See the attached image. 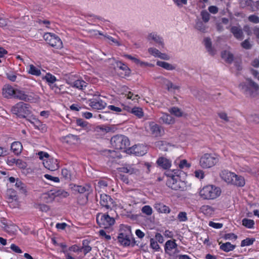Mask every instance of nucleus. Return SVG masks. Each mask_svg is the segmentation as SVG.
<instances>
[{"mask_svg":"<svg viewBox=\"0 0 259 259\" xmlns=\"http://www.w3.org/2000/svg\"><path fill=\"white\" fill-rule=\"evenodd\" d=\"M196 28L198 30L204 32L205 30V27L201 22H197L196 24Z\"/></svg>","mask_w":259,"mask_h":259,"instance_id":"774afa93","label":"nucleus"},{"mask_svg":"<svg viewBox=\"0 0 259 259\" xmlns=\"http://www.w3.org/2000/svg\"><path fill=\"white\" fill-rule=\"evenodd\" d=\"M12 112L20 118H25L31 113L30 105L28 104L20 102L13 106Z\"/></svg>","mask_w":259,"mask_h":259,"instance_id":"20e7f679","label":"nucleus"},{"mask_svg":"<svg viewBox=\"0 0 259 259\" xmlns=\"http://www.w3.org/2000/svg\"><path fill=\"white\" fill-rule=\"evenodd\" d=\"M157 164L163 169H167L171 165L170 161L164 157H160L157 160Z\"/></svg>","mask_w":259,"mask_h":259,"instance_id":"5701e85b","label":"nucleus"},{"mask_svg":"<svg viewBox=\"0 0 259 259\" xmlns=\"http://www.w3.org/2000/svg\"><path fill=\"white\" fill-rule=\"evenodd\" d=\"M63 190H58L57 191H51L48 194H44L43 195V198L46 199L48 197H50V199L48 201H52L55 197H58L63 194Z\"/></svg>","mask_w":259,"mask_h":259,"instance_id":"4be33fe9","label":"nucleus"},{"mask_svg":"<svg viewBox=\"0 0 259 259\" xmlns=\"http://www.w3.org/2000/svg\"><path fill=\"white\" fill-rule=\"evenodd\" d=\"M44 177L46 178L47 180H50L51 181H53L54 182L58 183L59 182V179L57 177H53L48 174H45L44 175Z\"/></svg>","mask_w":259,"mask_h":259,"instance_id":"0e129e2a","label":"nucleus"},{"mask_svg":"<svg viewBox=\"0 0 259 259\" xmlns=\"http://www.w3.org/2000/svg\"><path fill=\"white\" fill-rule=\"evenodd\" d=\"M44 166L51 171H55L59 168V164L57 159L51 158L44 160Z\"/></svg>","mask_w":259,"mask_h":259,"instance_id":"f8f14e48","label":"nucleus"},{"mask_svg":"<svg viewBox=\"0 0 259 259\" xmlns=\"http://www.w3.org/2000/svg\"><path fill=\"white\" fill-rule=\"evenodd\" d=\"M222 57L224 59L227 63H231L232 62L234 59L233 55L228 51H224L222 53Z\"/></svg>","mask_w":259,"mask_h":259,"instance_id":"473e14b6","label":"nucleus"},{"mask_svg":"<svg viewBox=\"0 0 259 259\" xmlns=\"http://www.w3.org/2000/svg\"><path fill=\"white\" fill-rule=\"evenodd\" d=\"M44 78L46 80V81L49 83L50 85H51V84H52L54 82H55V81L56 80V78L55 77V76L50 73H47Z\"/></svg>","mask_w":259,"mask_h":259,"instance_id":"de8ad7c7","label":"nucleus"},{"mask_svg":"<svg viewBox=\"0 0 259 259\" xmlns=\"http://www.w3.org/2000/svg\"><path fill=\"white\" fill-rule=\"evenodd\" d=\"M255 239L254 238H247L243 240L241 243V246L242 247L245 246H249L253 244Z\"/></svg>","mask_w":259,"mask_h":259,"instance_id":"09e8293b","label":"nucleus"},{"mask_svg":"<svg viewBox=\"0 0 259 259\" xmlns=\"http://www.w3.org/2000/svg\"><path fill=\"white\" fill-rule=\"evenodd\" d=\"M238 88L246 97H256L259 92V85L251 79L247 78L238 85Z\"/></svg>","mask_w":259,"mask_h":259,"instance_id":"f257e3e1","label":"nucleus"},{"mask_svg":"<svg viewBox=\"0 0 259 259\" xmlns=\"http://www.w3.org/2000/svg\"><path fill=\"white\" fill-rule=\"evenodd\" d=\"M97 222L101 227L108 228L113 225L115 223V220L108 214L99 213L96 217Z\"/></svg>","mask_w":259,"mask_h":259,"instance_id":"6e6552de","label":"nucleus"},{"mask_svg":"<svg viewBox=\"0 0 259 259\" xmlns=\"http://www.w3.org/2000/svg\"><path fill=\"white\" fill-rule=\"evenodd\" d=\"M89 241L87 240H84L82 241V249L84 254L89 252L92 249V247L89 245Z\"/></svg>","mask_w":259,"mask_h":259,"instance_id":"c03bdc74","label":"nucleus"},{"mask_svg":"<svg viewBox=\"0 0 259 259\" xmlns=\"http://www.w3.org/2000/svg\"><path fill=\"white\" fill-rule=\"evenodd\" d=\"M29 70L28 72L35 76H39L41 74L40 69L34 66L33 65L31 64L29 66Z\"/></svg>","mask_w":259,"mask_h":259,"instance_id":"e433bc0d","label":"nucleus"},{"mask_svg":"<svg viewBox=\"0 0 259 259\" xmlns=\"http://www.w3.org/2000/svg\"><path fill=\"white\" fill-rule=\"evenodd\" d=\"M166 175L168 176L166 185L168 187L175 190H183L185 184L180 180L178 176H174L170 174Z\"/></svg>","mask_w":259,"mask_h":259,"instance_id":"0eeeda50","label":"nucleus"},{"mask_svg":"<svg viewBox=\"0 0 259 259\" xmlns=\"http://www.w3.org/2000/svg\"><path fill=\"white\" fill-rule=\"evenodd\" d=\"M34 207L41 211L47 212L49 210V206L44 204H36Z\"/></svg>","mask_w":259,"mask_h":259,"instance_id":"8fccbe9b","label":"nucleus"},{"mask_svg":"<svg viewBox=\"0 0 259 259\" xmlns=\"http://www.w3.org/2000/svg\"><path fill=\"white\" fill-rule=\"evenodd\" d=\"M230 30L237 39L241 40L243 39V32L240 26H233L230 28Z\"/></svg>","mask_w":259,"mask_h":259,"instance_id":"dca6fc26","label":"nucleus"},{"mask_svg":"<svg viewBox=\"0 0 259 259\" xmlns=\"http://www.w3.org/2000/svg\"><path fill=\"white\" fill-rule=\"evenodd\" d=\"M218 115L220 118L223 120L225 122H228L230 121V117L228 116L227 113L225 112H220Z\"/></svg>","mask_w":259,"mask_h":259,"instance_id":"680f3d73","label":"nucleus"},{"mask_svg":"<svg viewBox=\"0 0 259 259\" xmlns=\"http://www.w3.org/2000/svg\"><path fill=\"white\" fill-rule=\"evenodd\" d=\"M175 240L172 241L169 240L166 242L165 244L164 249L166 253L169 254L170 255H172V250L174 248H176L178 246V245L175 242Z\"/></svg>","mask_w":259,"mask_h":259,"instance_id":"412c9836","label":"nucleus"},{"mask_svg":"<svg viewBox=\"0 0 259 259\" xmlns=\"http://www.w3.org/2000/svg\"><path fill=\"white\" fill-rule=\"evenodd\" d=\"M73 83V85L72 86L73 88H75L80 90H83L87 87V83L81 79H77L76 81H73V82H71Z\"/></svg>","mask_w":259,"mask_h":259,"instance_id":"bb28decb","label":"nucleus"},{"mask_svg":"<svg viewBox=\"0 0 259 259\" xmlns=\"http://www.w3.org/2000/svg\"><path fill=\"white\" fill-rule=\"evenodd\" d=\"M31 123L34 125L36 128L41 130L42 131L46 130L45 125L42 124L41 122L37 119H33V121H31Z\"/></svg>","mask_w":259,"mask_h":259,"instance_id":"ea45409f","label":"nucleus"},{"mask_svg":"<svg viewBox=\"0 0 259 259\" xmlns=\"http://www.w3.org/2000/svg\"><path fill=\"white\" fill-rule=\"evenodd\" d=\"M218 161L219 157L218 156L205 153L200 158L199 164L202 168H207L214 166Z\"/></svg>","mask_w":259,"mask_h":259,"instance_id":"423d86ee","label":"nucleus"},{"mask_svg":"<svg viewBox=\"0 0 259 259\" xmlns=\"http://www.w3.org/2000/svg\"><path fill=\"white\" fill-rule=\"evenodd\" d=\"M220 177L227 183L231 184L234 177H235V174L224 170L221 172Z\"/></svg>","mask_w":259,"mask_h":259,"instance_id":"6ab92c4d","label":"nucleus"},{"mask_svg":"<svg viewBox=\"0 0 259 259\" xmlns=\"http://www.w3.org/2000/svg\"><path fill=\"white\" fill-rule=\"evenodd\" d=\"M97 186L100 188V189H104L106 187H107L108 186V183L106 181H104V180H101V181H99L98 182V185Z\"/></svg>","mask_w":259,"mask_h":259,"instance_id":"69168bd1","label":"nucleus"},{"mask_svg":"<svg viewBox=\"0 0 259 259\" xmlns=\"http://www.w3.org/2000/svg\"><path fill=\"white\" fill-rule=\"evenodd\" d=\"M15 186L21 193L25 195L26 194L27 192V189L26 188V185L21 181H20L18 179H17Z\"/></svg>","mask_w":259,"mask_h":259,"instance_id":"c756f323","label":"nucleus"},{"mask_svg":"<svg viewBox=\"0 0 259 259\" xmlns=\"http://www.w3.org/2000/svg\"><path fill=\"white\" fill-rule=\"evenodd\" d=\"M44 38L46 42L53 47L61 49L63 47V43L61 39L56 34L52 33H46Z\"/></svg>","mask_w":259,"mask_h":259,"instance_id":"1a4fd4ad","label":"nucleus"},{"mask_svg":"<svg viewBox=\"0 0 259 259\" xmlns=\"http://www.w3.org/2000/svg\"><path fill=\"white\" fill-rule=\"evenodd\" d=\"M76 123L77 125L80 126L83 128L87 127L88 122L82 119L79 118L76 120Z\"/></svg>","mask_w":259,"mask_h":259,"instance_id":"6e6d98bb","label":"nucleus"},{"mask_svg":"<svg viewBox=\"0 0 259 259\" xmlns=\"http://www.w3.org/2000/svg\"><path fill=\"white\" fill-rule=\"evenodd\" d=\"M116 64L117 67L122 70L125 71V74L130 73V69L125 64L122 63L121 62H117Z\"/></svg>","mask_w":259,"mask_h":259,"instance_id":"37998d69","label":"nucleus"},{"mask_svg":"<svg viewBox=\"0 0 259 259\" xmlns=\"http://www.w3.org/2000/svg\"><path fill=\"white\" fill-rule=\"evenodd\" d=\"M7 196L9 202L11 201H17L18 196L17 195L16 192L13 189H9L7 191Z\"/></svg>","mask_w":259,"mask_h":259,"instance_id":"f704fd0d","label":"nucleus"},{"mask_svg":"<svg viewBox=\"0 0 259 259\" xmlns=\"http://www.w3.org/2000/svg\"><path fill=\"white\" fill-rule=\"evenodd\" d=\"M148 52L154 57H158L160 54V52L158 50L154 48H150L148 49Z\"/></svg>","mask_w":259,"mask_h":259,"instance_id":"052dcab7","label":"nucleus"},{"mask_svg":"<svg viewBox=\"0 0 259 259\" xmlns=\"http://www.w3.org/2000/svg\"><path fill=\"white\" fill-rule=\"evenodd\" d=\"M11 149L15 154L18 155L21 153L22 146L20 142H14L11 144Z\"/></svg>","mask_w":259,"mask_h":259,"instance_id":"7c9ffc66","label":"nucleus"},{"mask_svg":"<svg viewBox=\"0 0 259 259\" xmlns=\"http://www.w3.org/2000/svg\"><path fill=\"white\" fill-rule=\"evenodd\" d=\"M201 16L203 21L206 23L208 22L210 18V14L208 12L205 10H203L201 12Z\"/></svg>","mask_w":259,"mask_h":259,"instance_id":"3c124183","label":"nucleus"},{"mask_svg":"<svg viewBox=\"0 0 259 259\" xmlns=\"http://www.w3.org/2000/svg\"><path fill=\"white\" fill-rule=\"evenodd\" d=\"M241 47L246 50L250 49L252 47L251 44L249 41L248 39H245L241 44Z\"/></svg>","mask_w":259,"mask_h":259,"instance_id":"bf43d9fd","label":"nucleus"},{"mask_svg":"<svg viewBox=\"0 0 259 259\" xmlns=\"http://www.w3.org/2000/svg\"><path fill=\"white\" fill-rule=\"evenodd\" d=\"M161 82L163 84L165 85L166 87V88L168 91H170L172 89L173 90H178L179 89V87L177 85H174L170 80L168 79L164 78L161 77Z\"/></svg>","mask_w":259,"mask_h":259,"instance_id":"393cba45","label":"nucleus"},{"mask_svg":"<svg viewBox=\"0 0 259 259\" xmlns=\"http://www.w3.org/2000/svg\"><path fill=\"white\" fill-rule=\"evenodd\" d=\"M99 203L103 208L107 210H112L116 205L115 201L111 197L104 193L100 195Z\"/></svg>","mask_w":259,"mask_h":259,"instance_id":"9d476101","label":"nucleus"},{"mask_svg":"<svg viewBox=\"0 0 259 259\" xmlns=\"http://www.w3.org/2000/svg\"><path fill=\"white\" fill-rule=\"evenodd\" d=\"M92 191V189L91 187L89 185H86L85 186H78V189L77 191V193H79L80 194L85 193V198L82 202V204L86 203L88 200V196L89 194Z\"/></svg>","mask_w":259,"mask_h":259,"instance_id":"f3484780","label":"nucleus"},{"mask_svg":"<svg viewBox=\"0 0 259 259\" xmlns=\"http://www.w3.org/2000/svg\"><path fill=\"white\" fill-rule=\"evenodd\" d=\"M221 193V189L212 185L203 187L199 191L200 197L203 199L211 200L218 197Z\"/></svg>","mask_w":259,"mask_h":259,"instance_id":"f03ea898","label":"nucleus"},{"mask_svg":"<svg viewBox=\"0 0 259 259\" xmlns=\"http://www.w3.org/2000/svg\"><path fill=\"white\" fill-rule=\"evenodd\" d=\"M21 100H24L25 101H29L31 100V97L28 96L25 94L24 92L19 90H16L15 95L14 96Z\"/></svg>","mask_w":259,"mask_h":259,"instance_id":"a878e982","label":"nucleus"},{"mask_svg":"<svg viewBox=\"0 0 259 259\" xmlns=\"http://www.w3.org/2000/svg\"><path fill=\"white\" fill-rule=\"evenodd\" d=\"M179 165L180 168H183L184 167H189L190 166V164L188 163L187 162V161L185 159H183L180 161Z\"/></svg>","mask_w":259,"mask_h":259,"instance_id":"338daca9","label":"nucleus"},{"mask_svg":"<svg viewBox=\"0 0 259 259\" xmlns=\"http://www.w3.org/2000/svg\"><path fill=\"white\" fill-rule=\"evenodd\" d=\"M245 183V180L243 177L235 174V177H234L231 184L238 187H243Z\"/></svg>","mask_w":259,"mask_h":259,"instance_id":"cd10ccee","label":"nucleus"},{"mask_svg":"<svg viewBox=\"0 0 259 259\" xmlns=\"http://www.w3.org/2000/svg\"><path fill=\"white\" fill-rule=\"evenodd\" d=\"M242 224L248 228H252L254 224V221L248 219H244L242 220Z\"/></svg>","mask_w":259,"mask_h":259,"instance_id":"a18cd8bd","label":"nucleus"},{"mask_svg":"<svg viewBox=\"0 0 259 259\" xmlns=\"http://www.w3.org/2000/svg\"><path fill=\"white\" fill-rule=\"evenodd\" d=\"M66 170V180L74 181L76 179V172L73 169Z\"/></svg>","mask_w":259,"mask_h":259,"instance_id":"4c0bfd02","label":"nucleus"},{"mask_svg":"<svg viewBox=\"0 0 259 259\" xmlns=\"http://www.w3.org/2000/svg\"><path fill=\"white\" fill-rule=\"evenodd\" d=\"M158 121L160 123L172 124L175 122V120L170 115L167 113H163Z\"/></svg>","mask_w":259,"mask_h":259,"instance_id":"aec40b11","label":"nucleus"},{"mask_svg":"<svg viewBox=\"0 0 259 259\" xmlns=\"http://www.w3.org/2000/svg\"><path fill=\"white\" fill-rule=\"evenodd\" d=\"M126 229L127 230L123 232L121 230L117 237L118 241L123 246H127L131 245L132 246H134L136 244V242L132 236L130 229L128 228Z\"/></svg>","mask_w":259,"mask_h":259,"instance_id":"39448f33","label":"nucleus"},{"mask_svg":"<svg viewBox=\"0 0 259 259\" xmlns=\"http://www.w3.org/2000/svg\"><path fill=\"white\" fill-rule=\"evenodd\" d=\"M131 112L134 115L140 118L143 116V112L142 109L139 107H134L132 109Z\"/></svg>","mask_w":259,"mask_h":259,"instance_id":"49530a36","label":"nucleus"},{"mask_svg":"<svg viewBox=\"0 0 259 259\" xmlns=\"http://www.w3.org/2000/svg\"><path fill=\"white\" fill-rule=\"evenodd\" d=\"M77 79V77L74 75L69 74L67 76V79H66L67 83L69 84L70 86H72L73 83L71 82H73V81H76Z\"/></svg>","mask_w":259,"mask_h":259,"instance_id":"864d4df0","label":"nucleus"},{"mask_svg":"<svg viewBox=\"0 0 259 259\" xmlns=\"http://www.w3.org/2000/svg\"><path fill=\"white\" fill-rule=\"evenodd\" d=\"M147 39L149 41H154L156 44L160 46L163 48L164 47V43L163 38L155 32H152L149 33L147 36Z\"/></svg>","mask_w":259,"mask_h":259,"instance_id":"4468645a","label":"nucleus"},{"mask_svg":"<svg viewBox=\"0 0 259 259\" xmlns=\"http://www.w3.org/2000/svg\"><path fill=\"white\" fill-rule=\"evenodd\" d=\"M142 211L143 213H145L147 215H151L152 213V209L149 205H145L143 207L142 209Z\"/></svg>","mask_w":259,"mask_h":259,"instance_id":"4d7b16f0","label":"nucleus"},{"mask_svg":"<svg viewBox=\"0 0 259 259\" xmlns=\"http://www.w3.org/2000/svg\"><path fill=\"white\" fill-rule=\"evenodd\" d=\"M149 126L152 134L154 136L158 137L162 135L164 131L163 128L159 125L154 122H150L149 124Z\"/></svg>","mask_w":259,"mask_h":259,"instance_id":"a211bd4d","label":"nucleus"},{"mask_svg":"<svg viewBox=\"0 0 259 259\" xmlns=\"http://www.w3.org/2000/svg\"><path fill=\"white\" fill-rule=\"evenodd\" d=\"M18 227L14 224H9L5 230L11 234H15L18 231Z\"/></svg>","mask_w":259,"mask_h":259,"instance_id":"58836bf2","label":"nucleus"},{"mask_svg":"<svg viewBox=\"0 0 259 259\" xmlns=\"http://www.w3.org/2000/svg\"><path fill=\"white\" fill-rule=\"evenodd\" d=\"M150 247L153 249L157 251L160 249V246L157 243V241L154 240V239H150Z\"/></svg>","mask_w":259,"mask_h":259,"instance_id":"13d9d810","label":"nucleus"},{"mask_svg":"<svg viewBox=\"0 0 259 259\" xmlns=\"http://www.w3.org/2000/svg\"><path fill=\"white\" fill-rule=\"evenodd\" d=\"M113 147L117 150L125 151L130 146V141L127 137L123 135H116L113 136L110 141Z\"/></svg>","mask_w":259,"mask_h":259,"instance_id":"7ed1b4c3","label":"nucleus"},{"mask_svg":"<svg viewBox=\"0 0 259 259\" xmlns=\"http://www.w3.org/2000/svg\"><path fill=\"white\" fill-rule=\"evenodd\" d=\"M119 172L128 174L132 175L137 174L138 172V169H137L134 164H125L123 166L117 168Z\"/></svg>","mask_w":259,"mask_h":259,"instance_id":"ddd939ff","label":"nucleus"},{"mask_svg":"<svg viewBox=\"0 0 259 259\" xmlns=\"http://www.w3.org/2000/svg\"><path fill=\"white\" fill-rule=\"evenodd\" d=\"M89 105L94 109L102 110L107 105V103L100 97L94 98L89 101Z\"/></svg>","mask_w":259,"mask_h":259,"instance_id":"9b49d317","label":"nucleus"},{"mask_svg":"<svg viewBox=\"0 0 259 259\" xmlns=\"http://www.w3.org/2000/svg\"><path fill=\"white\" fill-rule=\"evenodd\" d=\"M235 246L231 244L230 242L222 243L220 246V248L226 252H229L233 250L235 248Z\"/></svg>","mask_w":259,"mask_h":259,"instance_id":"c9c22d12","label":"nucleus"},{"mask_svg":"<svg viewBox=\"0 0 259 259\" xmlns=\"http://www.w3.org/2000/svg\"><path fill=\"white\" fill-rule=\"evenodd\" d=\"M154 208L160 213H168L170 211V209L168 206L161 203H156L154 205Z\"/></svg>","mask_w":259,"mask_h":259,"instance_id":"b1692460","label":"nucleus"},{"mask_svg":"<svg viewBox=\"0 0 259 259\" xmlns=\"http://www.w3.org/2000/svg\"><path fill=\"white\" fill-rule=\"evenodd\" d=\"M248 119L251 121L258 123L259 122V115L258 114H250L248 116Z\"/></svg>","mask_w":259,"mask_h":259,"instance_id":"e2e57ef3","label":"nucleus"},{"mask_svg":"<svg viewBox=\"0 0 259 259\" xmlns=\"http://www.w3.org/2000/svg\"><path fill=\"white\" fill-rule=\"evenodd\" d=\"M125 57H126L127 58L132 60L133 62H134L135 63H136L137 64H140L141 65H142L144 64L148 65V63L141 62L139 59H138L135 57H134L131 55H125Z\"/></svg>","mask_w":259,"mask_h":259,"instance_id":"603ef678","label":"nucleus"},{"mask_svg":"<svg viewBox=\"0 0 259 259\" xmlns=\"http://www.w3.org/2000/svg\"><path fill=\"white\" fill-rule=\"evenodd\" d=\"M168 111L171 114L177 117H182L185 115L184 112L177 107H173L169 108Z\"/></svg>","mask_w":259,"mask_h":259,"instance_id":"c85d7f7f","label":"nucleus"},{"mask_svg":"<svg viewBox=\"0 0 259 259\" xmlns=\"http://www.w3.org/2000/svg\"><path fill=\"white\" fill-rule=\"evenodd\" d=\"M145 148L142 145H135L127 149L126 151L128 153L134 154L137 156H142L145 154V150L142 149Z\"/></svg>","mask_w":259,"mask_h":259,"instance_id":"2eb2a0df","label":"nucleus"},{"mask_svg":"<svg viewBox=\"0 0 259 259\" xmlns=\"http://www.w3.org/2000/svg\"><path fill=\"white\" fill-rule=\"evenodd\" d=\"M204 45L207 51L211 55L215 54V51L211 47V41L210 38H205L204 39Z\"/></svg>","mask_w":259,"mask_h":259,"instance_id":"72a5a7b5","label":"nucleus"},{"mask_svg":"<svg viewBox=\"0 0 259 259\" xmlns=\"http://www.w3.org/2000/svg\"><path fill=\"white\" fill-rule=\"evenodd\" d=\"M16 90L14 89L11 86H8L6 87L4 90L6 97H8L9 96H14Z\"/></svg>","mask_w":259,"mask_h":259,"instance_id":"79ce46f5","label":"nucleus"},{"mask_svg":"<svg viewBox=\"0 0 259 259\" xmlns=\"http://www.w3.org/2000/svg\"><path fill=\"white\" fill-rule=\"evenodd\" d=\"M52 241L55 245L58 247V248L57 249L58 251L61 253L65 252V245L62 242H60L55 239H53Z\"/></svg>","mask_w":259,"mask_h":259,"instance_id":"a19ab883","label":"nucleus"},{"mask_svg":"<svg viewBox=\"0 0 259 259\" xmlns=\"http://www.w3.org/2000/svg\"><path fill=\"white\" fill-rule=\"evenodd\" d=\"M178 219L180 222H186L187 221L188 218L186 212L184 211L180 212L178 215Z\"/></svg>","mask_w":259,"mask_h":259,"instance_id":"5fc2aeb1","label":"nucleus"},{"mask_svg":"<svg viewBox=\"0 0 259 259\" xmlns=\"http://www.w3.org/2000/svg\"><path fill=\"white\" fill-rule=\"evenodd\" d=\"M157 66L163 68L167 70H173L176 69V67L166 62L158 61L156 62Z\"/></svg>","mask_w":259,"mask_h":259,"instance_id":"2f4dec72","label":"nucleus"}]
</instances>
